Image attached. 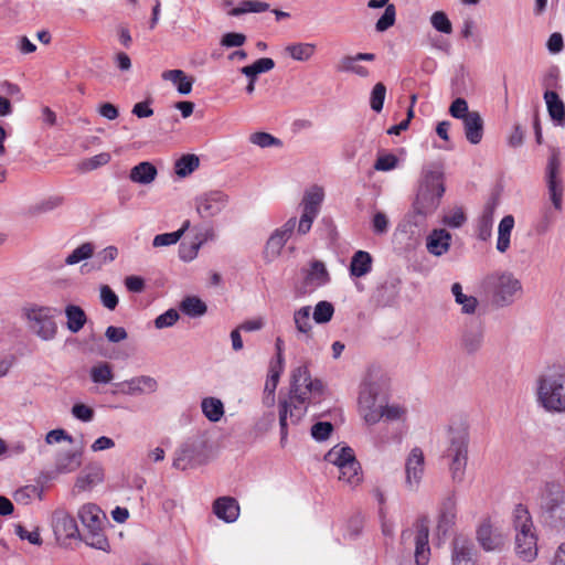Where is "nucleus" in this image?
Instances as JSON below:
<instances>
[{"instance_id":"nucleus-1","label":"nucleus","mask_w":565,"mask_h":565,"mask_svg":"<svg viewBox=\"0 0 565 565\" xmlns=\"http://www.w3.org/2000/svg\"><path fill=\"white\" fill-rule=\"evenodd\" d=\"M323 394L320 380H312L307 365L298 366L292 371L290 394L288 399L279 402L280 441L285 443L288 426L296 425L306 415L308 404Z\"/></svg>"},{"instance_id":"nucleus-2","label":"nucleus","mask_w":565,"mask_h":565,"mask_svg":"<svg viewBox=\"0 0 565 565\" xmlns=\"http://www.w3.org/2000/svg\"><path fill=\"white\" fill-rule=\"evenodd\" d=\"M515 552L525 562H532L537 556V534L532 515L523 504H516L512 512Z\"/></svg>"},{"instance_id":"nucleus-3","label":"nucleus","mask_w":565,"mask_h":565,"mask_svg":"<svg viewBox=\"0 0 565 565\" xmlns=\"http://www.w3.org/2000/svg\"><path fill=\"white\" fill-rule=\"evenodd\" d=\"M537 401L548 412H565V366L554 365L539 377Z\"/></svg>"},{"instance_id":"nucleus-4","label":"nucleus","mask_w":565,"mask_h":565,"mask_svg":"<svg viewBox=\"0 0 565 565\" xmlns=\"http://www.w3.org/2000/svg\"><path fill=\"white\" fill-rule=\"evenodd\" d=\"M469 431L465 425L450 426L448 446L444 457L448 459V469L454 483L463 481L468 462Z\"/></svg>"},{"instance_id":"nucleus-5","label":"nucleus","mask_w":565,"mask_h":565,"mask_svg":"<svg viewBox=\"0 0 565 565\" xmlns=\"http://www.w3.org/2000/svg\"><path fill=\"white\" fill-rule=\"evenodd\" d=\"M445 192L444 175L440 171H427L420 182L413 207L422 216L433 214L439 206Z\"/></svg>"},{"instance_id":"nucleus-6","label":"nucleus","mask_w":565,"mask_h":565,"mask_svg":"<svg viewBox=\"0 0 565 565\" xmlns=\"http://www.w3.org/2000/svg\"><path fill=\"white\" fill-rule=\"evenodd\" d=\"M78 518L85 527L83 540L92 547L106 551L109 542L104 534L105 514L94 503H86L78 510Z\"/></svg>"},{"instance_id":"nucleus-7","label":"nucleus","mask_w":565,"mask_h":565,"mask_svg":"<svg viewBox=\"0 0 565 565\" xmlns=\"http://www.w3.org/2000/svg\"><path fill=\"white\" fill-rule=\"evenodd\" d=\"M23 313L30 324V328L39 338L44 341L55 338L57 333L55 317L60 315V310L57 308L32 305L24 308Z\"/></svg>"},{"instance_id":"nucleus-8","label":"nucleus","mask_w":565,"mask_h":565,"mask_svg":"<svg viewBox=\"0 0 565 565\" xmlns=\"http://www.w3.org/2000/svg\"><path fill=\"white\" fill-rule=\"evenodd\" d=\"M429 527L426 518L418 519L414 529H406L402 532L401 543L405 547L415 545V562L417 565H427L430 556V548L428 544Z\"/></svg>"},{"instance_id":"nucleus-9","label":"nucleus","mask_w":565,"mask_h":565,"mask_svg":"<svg viewBox=\"0 0 565 565\" xmlns=\"http://www.w3.org/2000/svg\"><path fill=\"white\" fill-rule=\"evenodd\" d=\"M385 398L379 401L377 388L374 384L366 383L359 395L360 414L367 424H375L383 418V405Z\"/></svg>"},{"instance_id":"nucleus-10","label":"nucleus","mask_w":565,"mask_h":565,"mask_svg":"<svg viewBox=\"0 0 565 565\" xmlns=\"http://www.w3.org/2000/svg\"><path fill=\"white\" fill-rule=\"evenodd\" d=\"M488 285L493 289L495 301L502 306L510 303L522 290L519 279L510 273L490 276Z\"/></svg>"},{"instance_id":"nucleus-11","label":"nucleus","mask_w":565,"mask_h":565,"mask_svg":"<svg viewBox=\"0 0 565 565\" xmlns=\"http://www.w3.org/2000/svg\"><path fill=\"white\" fill-rule=\"evenodd\" d=\"M113 386V394L136 396L154 393L158 390V382L152 376L139 375L122 382L114 383Z\"/></svg>"},{"instance_id":"nucleus-12","label":"nucleus","mask_w":565,"mask_h":565,"mask_svg":"<svg viewBox=\"0 0 565 565\" xmlns=\"http://www.w3.org/2000/svg\"><path fill=\"white\" fill-rule=\"evenodd\" d=\"M228 203V195L213 190L199 195L195 200L196 212L202 218H211L221 213Z\"/></svg>"},{"instance_id":"nucleus-13","label":"nucleus","mask_w":565,"mask_h":565,"mask_svg":"<svg viewBox=\"0 0 565 565\" xmlns=\"http://www.w3.org/2000/svg\"><path fill=\"white\" fill-rule=\"evenodd\" d=\"M425 471V456L419 447H414L405 461V482L414 490L417 489Z\"/></svg>"},{"instance_id":"nucleus-14","label":"nucleus","mask_w":565,"mask_h":565,"mask_svg":"<svg viewBox=\"0 0 565 565\" xmlns=\"http://www.w3.org/2000/svg\"><path fill=\"white\" fill-rule=\"evenodd\" d=\"M561 161L557 151H553L547 162V186L552 203L556 210L562 209L563 189L558 179Z\"/></svg>"},{"instance_id":"nucleus-15","label":"nucleus","mask_w":565,"mask_h":565,"mask_svg":"<svg viewBox=\"0 0 565 565\" xmlns=\"http://www.w3.org/2000/svg\"><path fill=\"white\" fill-rule=\"evenodd\" d=\"M477 540L487 552L500 551L504 545L503 535L494 530L489 521H483L479 525Z\"/></svg>"},{"instance_id":"nucleus-16","label":"nucleus","mask_w":565,"mask_h":565,"mask_svg":"<svg viewBox=\"0 0 565 565\" xmlns=\"http://www.w3.org/2000/svg\"><path fill=\"white\" fill-rule=\"evenodd\" d=\"M375 54L373 53H358L355 55L343 56L335 66L337 72L353 73L360 77H367L370 71L367 67L359 65L360 61H374Z\"/></svg>"},{"instance_id":"nucleus-17","label":"nucleus","mask_w":565,"mask_h":565,"mask_svg":"<svg viewBox=\"0 0 565 565\" xmlns=\"http://www.w3.org/2000/svg\"><path fill=\"white\" fill-rule=\"evenodd\" d=\"M53 530L57 536L75 539L79 536V530L75 519L64 510L53 513Z\"/></svg>"},{"instance_id":"nucleus-18","label":"nucleus","mask_w":565,"mask_h":565,"mask_svg":"<svg viewBox=\"0 0 565 565\" xmlns=\"http://www.w3.org/2000/svg\"><path fill=\"white\" fill-rule=\"evenodd\" d=\"M296 224V217H290L280 228H277L267 241V252L275 256L279 255L282 247L291 236Z\"/></svg>"},{"instance_id":"nucleus-19","label":"nucleus","mask_w":565,"mask_h":565,"mask_svg":"<svg viewBox=\"0 0 565 565\" xmlns=\"http://www.w3.org/2000/svg\"><path fill=\"white\" fill-rule=\"evenodd\" d=\"M330 280L326 265L320 260H312L305 271L303 285L306 290H315Z\"/></svg>"},{"instance_id":"nucleus-20","label":"nucleus","mask_w":565,"mask_h":565,"mask_svg":"<svg viewBox=\"0 0 565 565\" xmlns=\"http://www.w3.org/2000/svg\"><path fill=\"white\" fill-rule=\"evenodd\" d=\"M451 563L452 565H476L473 544L469 540L461 536L454 540Z\"/></svg>"},{"instance_id":"nucleus-21","label":"nucleus","mask_w":565,"mask_h":565,"mask_svg":"<svg viewBox=\"0 0 565 565\" xmlns=\"http://www.w3.org/2000/svg\"><path fill=\"white\" fill-rule=\"evenodd\" d=\"M451 244V235L444 228L433 230L426 238V248L434 256L446 254Z\"/></svg>"},{"instance_id":"nucleus-22","label":"nucleus","mask_w":565,"mask_h":565,"mask_svg":"<svg viewBox=\"0 0 565 565\" xmlns=\"http://www.w3.org/2000/svg\"><path fill=\"white\" fill-rule=\"evenodd\" d=\"M213 512L218 519L230 523L238 518L239 505L232 497H221L214 501Z\"/></svg>"},{"instance_id":"nucleus-23","label":"nucleus","mask_w":565,"mask_h":565,"mask_svg":"<svg viewBox=\"0 0 565 565\" xmlns=\"http://www.w3.org/2000/svg\"><path fill=\"white\" fill-rule=\"evenodd\" d=\"M544 100L551 119L559 127H565V104L555 90H545Z\"/></svg>"},{"instance_id":"nucleus-24","label":"nucleus","mask_w":565,"mask_h":565,"mask_svg":"<svg viewBox=\"0 0 565 565\" xmlns=\"http://www.w3.org/2000/svg\"><path fill=\"white\" fill-rule=\"evenodd\" d=\"M465 136L472 145H478L483 137V119L479 111L472 110L467 118L462 119Z\"/></svg>"},{"instance_id":"nucleus-25","label":"nucleus","mask_w":565,"mask_h":565,"mask_svg":"<svg viewBox=\"0 0 565 565\" xmlns=\"http://www.w3.org/2000/svg\"><path fill=\"white\" fill-rule=\"evenodd\" d=\"M543 508L551 518L565 520V492L562 490L550 492L543 500Z\"/></svg>"},{"instance_id":"nucleus-26","label":"nucleus","mask_w":565,"mask_h":565,"mask_svg":"<svg viewBox=\"0 0 565 565\" xmlns=\"http://www.w3.org/2000/svg\"><path fill=\"white\" fill-rule=\"evenodd\" d=\"M324 192L321 186L313 185L305 192L301 201L302 211L318 215Z\"/></svg>"},{"instance_id":"nucleus-27","label":"nucleus","mask_w":565,"mask_h":565,"mask_svg":"<svg viewBox=\"0 0 565 565\" xmlns=\"http://www.w3.org/2000/svg\"><path fill=\"white\" fill-rule=\"evenodd\" d=\"M162 78L170 81L175 85L178 92L182 95H188L192 90L194 79L186 76L182 70H169L162 73Z\"/></svg>"},{"instance_id":"nucleus-28","label":"nucleus","mask_w":565,"mask_h":565,"mask_svg":"<svg viewBox=\"0 0 565 565\" xmlns=\"http://www.w3.org/2000/svg\"><path fill=\"white\" fill-rule=\"evenodd\" d=\"M372 270V257L370 253L358 250L351 259L350 275L353 277H362Z\"/></svg>"},{"instance_id":"nucleus-29","label":"nucleus","mask_w":565,"mask_h":565,"mask_svg":"<svg viewBox=\"0 0 565 565\" xmlns=\"http://www.w3.org/2000/svg\"><path fill=\"white\" fill-rule=\"evenodd\" d=\"M104 479V471L102 467L94 466L89 467L86 471H84L81 476L77 477L75 487L79 491H86L93 488L94 486L100 483Z\"/></svg>"},{"instance_id":"nucleus-30","label":"nucleus","mask_w":565,"mask_h":565,"mask_svg":"<svg viewBox=\"0 0 565 565\" xmlns=\"http://www.w3.org/2000/svg\"><path fill=\"white\" fill-rule=\"evenodd\" d=\"M157 177L156 167L148 162H140L130 170L129 178L132 182L140 184H149Z\"/></svg>"},{"instance_id":"nucleus-31","label":"nucleus","mask_w":565,"mask_h":565,"mask_svg":"<svg viewBox=\"0 0 565 565\" xmlns=\"http://www.w3.org/2000/svg\"><path fill=\"white\" fill-rule=\"evenodd\" d=\"M339 480L348 484L350 488H355L362 482L363 475L360 462L356 458L349 465H344V467L339 470Z\"/></svg>"},{"instance_id":"nucleus-32","label":"nucleus","mask_w":565,"mask_h":565,"mask_svg":"<svg viewBox=\"0 0 565 565\" xmlns=\"http://www.w3.org/2000/svg\"><path fill=\"white\" fill-rule=\"evenodd\" d=\"M514 227V217L505 215L499 223L497 249L500 253H505L510 247V236Z\"/></svg>"},{"instance_id":"nucleus-33","label":"nucleus","mask_w":565,"mask_h":565,"mask_svg":"<svg viewBox=\"0 0 565 565\" xmlns=\"http://www.w3.org/2000/svg\"><path fill=\"white\" fill-rule=\"evenodd\" d=\"M65 316L67 319V329L73 333H77L79 330H82L87 321L85 311L76 305L66 306Z\"/></svg>"},{"instance_id":"nucleus-34","label":"nucleus","mask_w":565,"mask_h":565,"mask_svg":"<svg viewBox=\"0 0 565 565\" xmlns=\"http://www.w3.org/2000/svg\"><path fill=\"white\" fill-rule=\"evenodd\" d=\"M294 322L297 331L306 339L312 338L311 324V307L305 306L296 310L294 313Z\"/></svg>"},{"instance_id":"nucleus-35","label":"nucleus","mask_w":565,"mask_h":565,"mask_svg":"<svg viewBox=\"0 0 565 565\" xmlns=\"http://www.w3.org/2000/svg\"><path fill=\"white\" fill-rule=\"evenodd\" d=\"M355 459V455L352 448L350 447H333L326 455V460L340 469L344 467V465H349L351 461Z\"/></svg>"},{"instance_id":"nucleus-36","label":"nucleus","mask_w":565,"mask_h":565,"mask_svg":"<svg viewBox=\"0 0 565 565\" xmlns=\"http://www.w3.org/2000/svg\"><path fill=\"white\" fill-rule=\"evenodd\" d=\"M285 51L290 55L291 58L305 62L310 60L315 54L316 45L313 43H294L287 45Z\"/></svg>"},{"instance_id":"nucleus-37","label":"nucleus","mask_w":565,"mask_h":565,"mask_svg":"<svg viewBox=\"0 0 565 565\" xmlns=\"http://www.w3.org/2000/svg\"><path fill=\"white\" fill-rule=\"evenodd\" d=\"M200 166V160L195 154H183L175 161L174 171L180 178H185L195 171Z\"/></svg>"},{"instance_id":"nucleus-38","label":"nucleus","mask_w":565,"mask_h":565,"mask_svg":"<svg viewBox=\"0 0 565 565\" xmlns=\"http://www.w3.org/2000/svg\"><path fill=\"white\" fill-rule=\"evenodd\" d=\"M202 412L211 422H218L224 414L223 403L215 397H206L202 401Z\"/></svg>"},{"instance_id":"nucleus-39","label":"nucleus","mask_w":565,"mask_h":565,"mask_svg":"<svg viewBox=\"0 0 565 565\" xmlns=\"http://www.w3.org/2000/svg\"><path fill=\"white\" fill-rule=\"evenodd\" d=\"M493 206L488 205L478 220L477 236L481 241H487L492 233Z\"/></svg>"},{"instance_id":"nucleus-40","label":"nucleus","mask_w":565,"mask_h":565,"mask_svg":"<svg viewBox=\"0 0 565 565\" xmlns=\"http://www.w3.org/2000/svg\"><path fill=\"white\" fill-rule=\"evenodd\" d=\"M269 9V4L266 2L257 1V0H245L241 2L238 7L233 8L230 11V14L233 17H238L249 12H265Z\"/></svg>"},{"instance_id":"nucleus-41","label":"nucleus","mask_w":565,"mask_h":565,"mask_svg":"<svg viewBox=\"0 0 565 565\" xmlns=\"http://www.w3.org/2000/svg\"><path fill=\"white\" fill-rule=\"evenodd\" d=\"M189 226L190 221H185L181 228L175 232L156 235L152 245L154 247H162L178 243V241L181 238V236L184 234Z\"/></svg>"},{"instance_id":"nucleus-42","label":"nucleus","mask_w":565,"mask_h":565,"mask_svg":"<svg viewBox=\"0 0 565 565\" xmlns=\"http://www.w3.org/2000/svg\"><path fill=\"white\" fill-rule=\"evenodd\" d=\"M183 313L190 317H200L206 312V305L198 297H186L180 306Z\"/></svg>"},{"instance_id":"nucleus-43","label":"nucleus","mask_w":565,"mask_h":565,"mask_svg":"<svg viewBox=\"0 0 565 565\" xmlns=\"http://www.w3.org/2000/svg\"><path fill=\"white\" fill-rule=\"evenodd\" d=\"M114 377L113 369L109 363L100 362L90 369V379L97 384H107Z\"/></svg>"},{"instance_id":"nucleus-44","label":"nucleus","mask_w":565,"mask_h":565,"mask_svg":"<svg viewBox=\"0 0 565 565\" xmlns=\"http://www.w3.org/2000/svg\"><path fill=\"white\" fill-rule=\"evenodd\" d=\"M456 516V502L452 497L447 498L440 510V520H439V529H444L445 531L449 525L454 523Z\"/></svg>"},{"instance_id":"nucleus-45","label":"nucleus","mask_w":565,"mask_h":565,"mask_svg":"<svg viewBox=\"0 0 565 565\" xmlns=\"http://www.w3.org/2000/svg\"><path fill=\"white\" fill-rule=\"evenodd\" d=\"M284 367H285V365H279V364H274V363L269 364L268 376H267V380L265 383V392L268 393L269 395H271L273 398H274V393L279 383L280 375L284 372Z\"/></svg>"},{"instance_id":"nucleus-46","label":"nucleus","mask_w":565,"mask_h":565,"mask_svg":"<svg viewBox=\"0 0 565 565\" xmlns=\"http://www.w3.org/2000/svg\"><path fill=\"white\" fill-rule=\"evenodd\" d=\"M249 141L260 148L281 147L282 141L273 135L264 131L254 132L249 136Z\"/></svg>"},{"instance_id":"nucleus-47","label":"nucleus","mask_w":565,"mask_h":565,"mask_svg":"<svg viewBox=\"0 0 565 565\" xmlns=\"http://www.w3.org/2000/svg\"><path fill=\"white\" fill-rule=\"evenodd\" d=\"M334 313V308L331 302L319 301L313 310L312 318L317 323L329 322Z\"/></svg>"},{"instance_id":"nucleus-48","label":"nucleus","mask_w":565,"mask_h":565,"mask_svg":"<svg viewBox=\"0 0 565 565\" xmlns=\"http://www.w3.org/2000/svg\"><path fill=\"white\" fill-rule=\"evenodd\" d=\"M94 246L90 243H84L75 248L65 259L67 265H75L93 256Z\"/></svg>"},{"instance_id":"nucleus-49","label":"nucleus","mask_w":565,"mask_h":565,"mask_svg":"<svg viewBox=\"0 0 565 565\" xmlns=\"http://www.w3.org/2000/svg\"><path fill=\"white\" fill-rule=\"evenodd\" d=\"M386 95V87L383 83H376L371 92L370 106L371 108L380 113L383 109L384 100Z\"/></svg>"},{"instance_id":"nucleus-50","label":"nucleus","mask_w":565,"mask_h":565,"mask_svg":"<svg viewBox=\"0 0 565 565\" xmlns=\"http://www.w3.org/2000/svg\"><path fill=\"white\" fill-rule=\"evenodd\" d=\"M431 25L439 32L450 34L452 32V25L448 17L443 11H436L430 17Z\"/></svg>"},{"instance_id":"nucleus-51","label":"nucleus","mask_w":565,"mask_h":565,"mask_svg":"<svg viewBox=\"0 0 565 565\" xmlns=\"http://www.w3.org/2000/svg\"><path fill=\"white\" fill-rule=\"evenodd\" d=\"M396 10L394 4H387L383 15L377 20L375 29L384 32L395 23Z\"/></svg>"},{"instance_id":"nucleus-52","label":"nucleus","mask_w":565,"mask_h":565,"mask_svg":"<svg viewBox=\"0 0 565 565\" xmlns=\"http://www.w3.org/2000/svg\"><path fill=\"white\" fill-rule=\"evenodd\" d=\"M110 159H111L110 153L100 152L94 157L85 159L82 162L81 167L85 171H92V170H95L99 167L107 164L110 161Z\"/></svg>"},{"instance_id":"nucleus-53","label":"nucleus","mask_w":565,"mask_h":565,"mask_svg":"<svg viewBox=\"0 0 565 565\" xmlns=\"http://www.w3.org/2000/svg\"><path fill=\"white\" fill-rule=\"evenodd\" d=\"M470 113L467 100L461 97L456 98L449 107V114L457 119L462 120L463 118H467Z\"/></svg>"},{"instance_id":"nucleus-54","label":"nucleus","mask_w":565,"mask_h":565,"mask_svg":"<svg viewBox=\"0 0 565 565\" xmlns=\"http://www.w3.org/2000/svg\"><path fill=\"white\" fill-rule=\"evenodd\" d=\"M81 465L79 455L76 452H67L64 457L57 461V467L62 471H73Z\"/></svg>"},{"instance_id":"nucleus-55","label":"nucleus","mask_w":565,"mask_h":565,"mask_svg":"<svg viewBox=\"0 0 565 565\" xmlns=\"http://www.w3.org/2000/svg\"><path fill=\"white\" fill-rule=\"evenodd\" d=\"M333 430V426L329 422H318L311 427V436L318 440L322 441L329 438L330 434Z\"/></svg>"},{"instance_id":"nucleus-56","label":"nucleus","mask_w":565,"mask_h":565,"mask_svg":"<svg viewBox=\"0 0 565 565\" xmlns=\"http://www.w3.org/2000/svg\"><path fill=\"white\" fill-rule=\"evenodd\" d=\"M15 534L21 540H26L33 545H41L43 542L38 527H35L33 531H28L23 525L18 524L15 525Z\"/></svg>"},{"instance_id":"nucleus-57","label":"nucleus","mask_w":565,"mask_h":565,"mask_svg":"<svg viewBox=\"0 0 565 565\" xmlns=\"http://www.w3.org/2000/svg\"><path fill=\"white\" fill-rule=\"evenodd\" d=\"M178 311L175 309H169L156 318L154 326L158 329L172 327L178 321Z\"/></svg>"},{"instance_id":"nucleus-58","label":"nucleus","mask_w":565,"mask_h":565,"mask_svg":"<svg viewBox=\"0 0 565 565\" xmlns=\"http://www.w3.org/2000/svg\"><path fill=\"white\" fill-rule=\"evenodd\" d=\"M398 159L395 154L388 153L380 156L375 163L374 169L377 171H390L397 167Z\"/></svg>"},{"instance_id":"nucleus-59","label":"nucleus","mask_w":565,"mask_h":565,"mask_svg":"<svg viewBox=\"0 0 565 565\" xmlns=\"http://www.w3.org/2000/svg\"><path fill=\"white\" fill-rule=\"evenodd\" d=\"M246 42V35L237 32L225 33L221 39V45L224 47H239Z\"/></svg>"},{"instance_id":"nucleus-60","label":"nucleus","mask_w":565,"mask_h":565,"mask_svg":"<svg viewBox=\"0 0 565 565\" xmlns=\"http://www.w3.org/2000/svg\"><path fill=\"white\" fill-rule=\"evenodd\" d=\"M100 299L103 305L109 310H114L118 305L117 295L107 285H104L100 288Z\"/></svg>"},{"instance_id":"nucleus-61","label":"nucleus","mask_w":565,"mask_h":565,"mask_svg":"<svg viewBox=\"0 0 565 565\" xmlns=\"http://www.w3.org/2000/svg\"><path fill=\"white\" fill-rule=\"evenodd\" d=\"M72 414L82 422H90L94 417V409L83 403H76L72 407Z\"/></svg>"},{"instance_id":"nucleus-62","label":"nucleus","mask_w":565,"mask_h":565,"mask_svg":"<svg viewBox=\"0 0 565 565\" xmlns=\"http://www.w3.org/2000/svg\"><path fill=\"white\" fill-rule=\"evenodd\" d=\"M191 450L189 448H182L177 452L172 465L177 469L185 470L191 467Z\"/></svg>"},{"instance_id":"nucleus-63","label":"nucleus","mask_w":565,"mask_h":565,"mask_svg":"<svg viewBox=\"0 0 565 565\" xmlns=\"http://www.w3.org/2000/svg\"><path fill=\"white\" fill-rule=\"evenodd\" d=\"M559 71L557 67L550 68L542 78L545 90H553L558 87Z\"/></svg>"},{"instance_id":"nucleus-64","label":"nucleus","mask_w":565,"mask_h":565,"mask_svg":"<svg viewBox=\"0 0 565 565\" xmlns=\"http://www.w3.org/2000/svg\"><path fill=\"white\" fill-rule=\"evenodd\" d=\"M465 222L466 215L461 209H455L444 217V223L450 227H460Z\"/></svg>"}]
</instances>
